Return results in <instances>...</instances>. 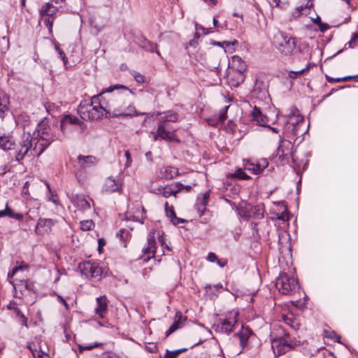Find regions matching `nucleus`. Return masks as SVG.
Here are the masks:
<instances>
[{
    "label": "nucleus",
    "mask_w": 358,
    "mask_h": 358,
    "mask_svg": "<svg viewBox=\"0 0 358 358\" xmlns=\"http://www.w3.org/2000/svg\"><path fill=\"white\" fill-rule=\"evenodd\" d=\"M234 176L241 180H246L250 178L241 169H238L236 170Z\"/></svg>",
    "instance_id": "nucleus-41"
},
{
    "label": "nucleus",
    "mask_w": 358,
    "mask_h": 358,
    "mask_svg": "<svg viewBox=\"0 0 358 358\" xmlns=\"http://www.w3.org/2000/svg\"><path fill=\"white\" fill-rule=\"evenodd\" d=\"M143 255L141 257V259L143 262H147L151 258L155 257L156 252V239L155 237V231H150L148 234V245L146 247L143 248Z\"/></svg>",
    "instance_id": "nucleus-11"
},
{
    "label": "nucleus",
    "mask_w": 358,
    "mask_h": 358,
    "mask_svg": "<svg viewBox=\"0 0 358 358\" xmlns=\"http://www.w3.org/2000/svg\"><path fill=\"white\" fill-rule=\"evenodd\" d=\"M244 169L250 171L255 175L260 174L268 166V162L266 159H261L256 163L250 160L243 161Z\"/></svg>",
    "instance_id": "nucleus-12"
},
{
    "label": "nucleus",
    "mask_w": 358,
    "mask_h": 358,
    "mask_svg": "<svg viewBox=\"0 0 358 358\" xmlns=\"http://www.w3.org/2000/svg\"><path fill=\"white\" fill-rule=\"evenodd\" d=\"M195 29H196V33L194 34V38H199L200 35L199 34V31L201 30L203 32V34H208L212 31H210V29H206L205 27H202L201 25H199V24L196 23L195 24Z\"/></svg>",
    "instance_id": "nucleus-39"
},
{
    "label": "nucleus",
    "mask_w": 358,
    "mask_h": 358,
    "mask_svg": "<svg viewBox=\"0 0 358 358\" xmlns=\"http://www.w3.org/2000/svg\"><path fill=\"white\" fill-rule=\"evenodd\" d=\"M324 334L327 338L334 339L335 341L341 343V337L335 331L326 330Z\"/></svg>",
    "instance_id": "nucleus-38"
},
{
    "label": "nucleus",
    "mask_w": 358,
    "mask_h": 358,
    "mask_svg": "<svg viewBox=\"0 0 358 358\" xmlns=\"http://www.w3.org/2000/svg\"><path fill=\"white\" fill-rule=\"evenodd\" d=\"M124 155H125V157L127 159V162H126V164H125V167H129V166H131V162H132L129 151V150H126L125 152H124Z\"/></svg>",
    "instance_id": "nucleus-51"
},
{
    "label": "nucleus",
    "mask_w": 358,
    "mask_h": 358,
    "mask_svg": "<svg viewBox=\"0 0 358 358\" xmlns=\"http://www.w3.org/2000/svg\"><path fill=\"white\" fill-rule=\"evenodd\" d=\"M80 122H81L77 117L70 115H66L62 120L61 129L64 131L66 129V127L69 124L75 125V124H80Z\"/></svg>",
    "instance_id": "nucleus-26"
},
{
    "label": "nucleus",
    "mask_w": 358,
    "mask_h": 358,
    "mask_svg": "<svg viewBox=\"0 0 358 358\" xmlns=\"http://www.w3.org/2000/svg\"><path fill=\"white\" fill-rule=\"evenodd\" d=\"M217 259H218V257L216 255V254L214 252H210L208 254V256L206 258V259L208 262H213V263H215V262L217 260Z\"/></svg>",
    "instance_id": "nucleus-48"
},
{
    "label": "nucleus",
    "mask_w": 358,
    "mask_h": 358,
    "mask_svg": "<svg viewBox=\"0 0 358 358\" xmlns=\"http://www.w3.org/2000/svg\"><path fill=\"white\" fill-rule=\"evenodd\" d=\"M182 320V314L180 313H177L175 316V320L173 323L170 326L169 329L166 331V336H169L178 329H180L182 326V323L181 322Z\"/></svg>",
    "instance_id": "nucleus-27"
},
{
    "label": "nucleus",
    "mask_w": 358,
    "mask_h": 358,
    "mask_svg": "<svg viewBox=\"0 0 358 358\" xmlns=\"http://www.w3.org/2000/svg\"><path fill=\"white\" fill-rule=\"evenodd\" d=\"M122 183L112 177L108 178L103 186V191L108 193H113L120 191Z\"/></svg>",
    "instance_id": "nucleus-18"
},
{
    "label": "nucleus",
    "mask_w": 358,
    "mask_h": 358,
    "mask_svg": "<svg viewBox=\"0 0 358 358\" xmlns=\"http://www.w3.org/2000/svg\"><path fill=\"white\" fill-rule=\"evenodd\" d=\"M141 46L143 49L148 52H156L159 56L160 55V52L156 49L157 45L147 40L146 38H143L141 43Z\"/></svg>",
    "instance_id": "nucleus-29"
},
{
    "label": "nucleus",
    "mask_w": 358,
    "mask_h": 358,
    "mask_svg": "<svg viewBox=\"0 0 358 358\" xmlns=\"http://www.w3.org/2000/svg\"><path fill=\"white\" fill-rule=\"evenodd\" d=\"M275 286L283 294H292L299 289L298 280L294 276L284 272L277 278Z\"/></svg>",
    "instance_id": "nucleus-6"
},
{
    "label": "nucleus",
    "mask_w": 358,
    "mask_h": 358,
    "mask_svg": "<svg viewBox=\"0 0 358 358\" xmlns=\"http://www.w3.org/2000/svg\"><path fill=\"white\" fill-rule=\"evenodd\" d=\"M186 222L185 220L184 219H182V218H179V217H177L176 216V217L174 219H173V220L171 221V222L174 224V225H177L178 224H180V223H185Z\"/></svg>",
    "instance_id": "nucleus-58"
},
{
    "label": "nucleus",
    "mask_w": 358,
    "mask_h": 358,
    "mask_svg": "<svg viewBox=\"0 0 358 358\" xmlns=\"http://www.w3.org/2000/svg\"><path fill=\"white\" fill-rule=\"evenodd\" d=\"M210 194V192L207 191L206 192L202 194L201 196H199L197 197L196 203L195 204V208L197 210L199 217L203 215L206 210V206L208 205V203Z\"/></svg>",
    "instance_id": "nucleus-15"
},
{
    "label": "nucleus",
    "mask_w": 358,
    "mask_h": 358,
    "mask_svg": "<svg viewBox=\"0 0 358 358\" xmlns=\"http://www.w3.org/2000/svg\"><path fill=\"white\" fill-rule=\"evenodd\" d=\"M238 312L233 310L226 315L224 319L220 318L214 324L215 331L219 333L230 334L237 325Z\"/></svg>",
    "instance_id": "nucleus-7"
},
{
    "label": "nucleus",
    "mask_w": 358,
    "mask_h": 358,
    "mask_svg": "<svg viewBox=\"0 0 358 358\" xmlns=\"http://www.w3.org/2000/svg\"><path fill=\"white\" fill-rule=\"evenodd\" d=\"M276 218L284 222L288 220V217L285 213H282L280 215L278 214Z\"/></svg>",
    "instance_id": "nucleus-59"
},
{
    "label": "nucleus",
    "mask_w": 358,
    "mask_h": 358,
    "mask_svg": "<svg viewBox=\"0 0 358 358\" xmlns=\"http://www.w3.org/2000/svg\"><path fill=\"white\" fill-rule=\"evenodd\" d=\"M134 95L132 90L120 84L110 85L96 94L90 100L82 101L78 113L84 120H96L104 115L110 117H132L144 115L138 113L131 103Z\"/></svg>",
    "instance_id": "nucleus-1"
},
{
    "label": "nucleus",
    "mask_w": 358,
    "mask_h": 358,
    "mask_svg": "<svg viewBox=\"0 0 358 358\" xmlns=\"http://www.w3.org/2000/svg\"><path fill=\"white\" fill-rule=\"evenodd\" d=\"M55 128L45 121L38 123L33 134L23 133L19 148L15 151V160L20 162L26 156H40L55 140Z\"/></svg>",
    "instance_id": "nucleus-2"
},
{
    "label": "nucleus",
    "mask_w": 358,
    "mask_h": 358,
    "mask_svg": "<svg viewBox=\"0 0 358 358\" xmlns=\"http://www.w3.org/2000/svg\"><path fill=\"white\" fill-rule=\"evenodd\" d=\"M80 224L83 231L91 230L94 227V224L91 220L81 221Z\"/></svg>",
    "instance_id": "nucleus-34"
},
{
    "label": "nucleus",
    "mask_w": 358,
    "mask_h": 358,
    "mask_svg": "<svg viewBox=\"0 0 358 358\" xmlns=\"http://www.w3.org/2000/svg\"><path fill=\"white\" fill-rule=\"evenodd\" d=\"M159 241L162 248H166L168 250H171V248H169V245L166 243L165 238L163 237L162 235L159 238Z\"/></svg>",
    "instance_id": "nucleus-53"
},
{
    "label": "nucleus",
    "mask_w": 358,
    "mask_h": 358,
    "mask_svg": "<svg viewBox=\"0 0 358 358\" xmlns=\"http://www.w3.org/2000/svg\"><path fill=\"white\" fill-rule=\"evenodd\" d=\"M144 208H142V213H141V217H139L138 216H136V215H132L131 216V217L129 219H131L133 221H136V222H138L141 224L143 223V219H144V217H143V214H144Z\"/></svg>",
    "instance_id": "nucleus-46"
},
{
    "label": "nucleus",
    "mask_w": 358,
    "mask_h": 358,
    "mask_svg": "<svg viewBox=\"0 0 358 358\" xmlns=\"http://www.w3.org/2000/svg\"><path fill=\"white\" fill-rule=\"evenodd\" d=\"M57 299L59 302L62 303L65 307H66V309L68 310L69 309V305L68 303H66V301L59 295L57 296Z\"/></svg>",
    "instance_id": "nucleus-63"
},
{
    "label": "nucleus",
    "mask_w": 358,
    "mask_h": 358,
    "mask_svg": "<svg viewBox=\"0 0 358 358\" xmlns=\"http://www.w3.org/2000/svg\"><path fill=\"white\" fill-rule=\"evenodd\" d=\"M178 175V169L174 166H166L159 169V176L165 179H172Z\"/></svg>",
    "instance_id": "nucleus-22"
},
{
    "label": "nucleus",
    "mask_w": 358,
    "mask_h": 358,
    "mask_svg": "<svg viewBox=\"0 0 358 358\" xmlns=\"http://www.w3.org/2000/svg\"><path fill=\"white\" fill-rule=\"evenodd\" d=\"M187 350V348H180L173 351L166 350L163 358H177L179 355Z\"/></svg>",
    "instance_id": "nucleus-32"
},
{
    "label": "nucleus",
    "mask_w": 358,
    "mask_h": 358,
    "mask_svg": "<svg viewBox=\"0 0 358 358\" xmlns=\"http://www.w3.org/2000/svg\"><path fill=\"white\" fill-rule=\"evenodd\" d=\"M78 164L81 169H87L97 163V159L92 155H79L78 157Z\"/></svg>",
    "instance_id": "nucleus-23"
},
{
    "label": "nucleus",
    "mask_w": 358,
    "mask_h": 358,
    "mask_svg": "<svg viewBox=\"0 0 358 358\" xmlns=\"http://www.w3.org/2000/svg\"><path fill=\"white\" fill-rule=\"evenodd\" d=\"M159 124L157 132L153 135L154 141L159 138L164 140H172L174 137L176 129L171 126V123L176 122L178 120L177 113L173 111H168L163 113H159Z\"/></svg>",
    "instance_id": "nucleus-3"
},
{
    "label": "nucleus",
    "mask_w": 358,
    "mask_h": 358,
    "mask_svg": "<svg viewBox=\"0 0 358 358\" xmlns=\"http://www.w3.org/2000/svg\"><path fill=\"white\" fill-rule=\"evenodd\" d=\"M81 273L87 278H97L101 275V268L90 262L80 263L78 266Z\"/></svg>",
    "instance_id": "nucleus-10"
},
{
    "label": "nucleus",
    "mask_w": 358,
    "mask_h": 358,
    "mask_svg": "<svg viewBox=\"0 0 358 358\" xmlns=\"http://www.w3.org/2000/svg\"><path fill=\"white\" fill-rule=\"evenodd\" d=\"M278 331V336L272 338V348L277 350L278 355L301 345V341L290 338L289 334L283 328H280Z\"/></svg>",
    "instance_id": "nucleus-5"
},
{
    "label": "nucleus",
    "mask_w": 358,
    "mask_h": 358,
    "mask_svg": "<svg viewBox=\"0 0 358 358\" xmlns=\"http://www.w3.org/2000/svg\"><path fill=\"white\" fill-rule=\"evenodd\" d=\"M19 148V143L16 145L13 136L10 135H0V148L3 150L10 151V155L15 159V151Z\"/></svg>",
    "instance_id": "nucleus-13"
},
{
    "label": "nucleus",
    "mask_w": 358,
    "mask_h": 358,
    "mask_svg": "<svg viewBox=\"0 0 358 358\" xmlns=\"http://www.w3.org/2000/svg\"><path fill=\"white\" fill-rule=\"evenodd\" d=\"M40 17L43 21L45 25L46 26V27L48 29L49 31L50 32L52 29V24H53V21H54L55 18H52V17L48 16V15H43V16H40Z\"/></svg>",
    "instance_id": "nucleus-33"
},
{
    "label": "nucleus",
    "mask_w": 358,
    "mask_h": 358,
    "mask_svg": "<svg viewBox=\"0 0 358 358\" xmlns=\"http://www.w3.org/2000/svg\"><path fill=\"white\" fill-rule=\"evenodd\" d=\"M163 189L162 196L164 198H169L172 195L176 196V194L180 192V188L175 187V184L164 186Z\"/></svg>",
    "instance_id": "nucleus-28"
},
{
    "label": "nucleus",
    "mask_w": 358,
    "mask_h": 358,
    "mask_svg": "<svg viewBox=\"0 0 358 358\" xmlns=\"http://www.w3.org/2000/svg\"><path fill=\"white\" fill-rule=\"evenodd\" d=\"M229 106H226L222 108L219 113V120L220 122H223L227 119V113Z\"/></svg>",
    "instance_id": "nucleus-43"
},
{
    "label": "nucleus",
    "mask_w": 358,
    "mask_h": 358,
    "mask_svg": "<svg viewBox=\"0 0 358 358\" xmlns=\"http://www.w3.org/2000/svg\"><path fill=\"white\" fill-rule=\"evenodd\" d=\"M212 44L214 45H217V46L223 47L224 44H225L227 46L229 45H230V42H229V41H223L222 43V42H220V41H213L212 43Z\"/></svg>",
    "instance_id": "nucleus-61"
},
{
    "label": "nucleus",
    "mask_w": 358,
    "mask_h": 358,
    "mask_svg": "<svg viewBox=\"0 0 358 358\" xmlns=\"http://www.w3.org/2000/svg\"><path fill=\"white\" fill-rule=\"evenodd\" d=\"M358 45V32L352 34L350 41L345 44L350 48H353Z\"/></svg>",
    "instance_id": "nucleus-36"
},
{
    "label": "nucleus",
    "mask_w": 358,
    "mask_h": 358,
    "mask_svg": "<svg viewBox=\"0 0 358 358\" xmlns=\"http://www.w3.org/2000/svg\"><path fill=\"white\" fill-rule=\"evenodd\" d=\"M27 266L24 264H22L18 266L15 267L11 272V275H14L18 271L26 269Z\"/></svg>",
    "instance_id": "nucleus-52"
},
{
    "label": "nucleus",
    "mask_w": 358,
    "mask_h": 358,
    "mask_svg": "<svg viewBox=\"0 0 358 358\" xmlns=\"http://www.w3.org/2000/svg\"><path fill=\"white\" fill-rule=\"evenodd\" d=\"M59 57L63 61L64 64H66L67 63V58L65 55V53L62 50H59Z\"/></svg>",
    "instance_id": "nucleus-60"
},
{
    "label": "nucleus",
    "mask_w": 358,
    "mask_h": 358,
    "mask_svg": "<svg viewBox=\"0 0 358 358\" xmlns=\"http://www.w3.org/2000/svg\"><path fill=\"white\" fill-rule=\"evenodd\" d=\"M6 216L17 220H22L24 217L23 214L15 213L11 208H10L8 202L6 203Z\"/></svg>",
    "instance_id": "nucleus-30"
},
{
    "label": "nucleus",
    "mask_w": 358,
    "mask_h": 358,
    "mask_svg": "<svg viewBox=\"0 0 358 358\" xmlns=\"http://www.w3.org/2000/svg\"><path fill=\"white\" fill-rule=\"evenodd\" d=\"M318 26L320 31L322 33L325 32L327 29L330 28V26L328 24L322 22H320Z\"/></svg>",
    "instance_id": "nucleus-50"
},
{
    "label": "nucleus",
    "mask_w": 358,
    "mask_h": 358,
    "mask_svg": "<svg viewBox=\"0 0 358 358\" xmlns=\"http://www.w3.org/2000/svg\"><path fill=\"white\" fill-rule=\"evenodd\" d=\"M291 328H292L294 330H297L299 329V322L295 320H294V322L292 323L291 326H290Z\"/></svg>",
    "instance_id": "nucleus-64"
},
{
    "label": "nucleus",
    "mask_w": 358,
    "mask_h": 358,
    "mask_svg": "<svg viewBox=\"0 0 358 358\" xmlns=\"http://www.w3.org/2000/svg\"><path fill=\"white\" fill-rule=\"evenodd\" d=\"M90 199H86L83 196L74 195L71 197L73 204L79 210H86L90 208Z\"/></svg>",
    "instance_id": "nucleus-20"
},
{
    "label": "nucleus",
    "mask_w": 358,
    "mask_h": 358,
    "mask_svg": "<svg viewBox=\"0 0 358 358\" xmlns=\"http://www.w3.org/2000/svg\"><path fill=\"white\" fill-rule=\"evenodd\" d=\"M8 99L6 96L1 97L0 96V118L3 119L5 116V113L8 110Z\"/></svg>",
    "instance_id": "nucleus-31"
},
{
    "label": "nucleus",
    "mask_w": 358,
    "mask_h": 358,
    "mask_svg": "<svg viewBox=\"0 0 358 358\" xmlns=\"http://www.w3.org/2000/svg\"><path fill=\"white\" fill-rule=\"evenodd\" d=\"M163 187H164V186H159V187H158L157 188L151 189L150 192L152 193L155 194L162 195V191H163L162 189H164Z\"/></svg>",
    "instance_id": "nucleus-57"
},
{
    "label": "nucleus",
    "mask_w": 358,
    "mask_h": 358,
    "mask_svg": "<svg viewBox=\"0 0 358 358\" xmlns=\"http://www.w3.org/2000/svg\"><path fill=\"white\" fill-rule=\"evenodd\" d=\"M145 350L149 352H155L157 350V345L154 343H149L145 345Z\"/></svg>",
    "instance_id": "nucleus-45"
},
{
    "label": "nucleus",
    "mask_w": 358,
    "mask_h": 358,
    "mask_svg": "<svg viewBox=\"0 0 358 358\" xmlns=\"http://www.w3.org/2000/svg\"><path fill=\"white\" fill-rule=\"evenodd\" d=\"M282 320H283V322L289 325V327L291 326L292 323L294 322V320H295L296 319L294 318L292 316H289V315H284L282 317Z\"/></svg>",
    "instance_id": "nucleus-47"
},
{
    "label": "nucleus",
    "mask_w": 358,
    "mask_h": 358,
    "mask_svg": "<svg viewBox=\"0 0 358 358\" xmlns=\"http://www.w3.org/2000/svg\"><path fill=\"white\" fill-rule=\"evenodd\" d=\"M313 6V3L312 0H309L305 6H301L300 7H298L296 10L297 16H299L301 14V11L304 9L310 8Z\"/></svg>",
    "instance_id": "nucleus-42"
},
{
    "label": "nucleus",
    "mask_w": 358,
    "mask_h": 358,
    "mask_svg": "<svg viewBox=\"0 0 358 358\" xmlns=\"http://www.w3.org/2000/svg\"><path fill=\"white\" fill-rule=\"evenodd\" d=\"M304 124L303 117L299 113L296 108L292 109L288 115V120L284 127L283 133L288 138H295L302 136L308 131V128L301 131V127Z\"/></svg>",
    "instance_id": "nucleus-4"
},
{
    "label": "nucleus",
    "mask_w": 358,
    "mask_h": 358,
    "mask_svg": "<svg viewBox=\"0 0 358 358\" xmlns=\"http://www.w3.org/2000/svg\"><path fill=\"white\" fill-rule=\"evenodd\" d=\"M66 2V0H51L50 3L55 4V6L58 8H62V5H64Z\"/></svg>",
    "instance_id": "nucleus-54"
},
{
    "label": "nucleus",
    "mask_w": 358,
    "mask_h": 358,
    "mask_svg": "<svg viewBox=\"0 0 358 358\" xmlns=\"http://www.w3.org/2000/svg\"><path fill=\"white\" fill-rule=\"evenodd\" d=\"M268 83L266 81L260 78H257L252 91L253 96L261 101L268 100Z\"/></svg>",
    "instance_id": "nucleus-9"
},
{
    "label": "nucleus",
    "mask_w": 358,
    "mask_h": 358,
    "mask_svg": "<svg viewBox=\"0 0 358 358\" xmlns=\"http://www.w3.org/2000/svg\"><path fill=\"white\" fill-rule=\"evenodd\" d=\"M274 45L280 53L288 55L296 49L295 39L287 36L285 32H279L275 35Z\"/></svg>",
    "instance_id": "nucleus-8"
},
{
    "label": "nucleus",
    "mask_w": 358,
    "mask_h": 358,
    "mask_svg": "<svg viewBox=\"0 0 358 358\" xmlns=\"http://www.w3.org/2000/svg\"><path fill=\"white\" fill-rule=\"evenodd\" d=\"M231 62L233 68L241 73H243L247 69L245 62L238 55L233 56Z\"/></svg>",
    "instance_id": "nucleus-25"
},
{
    "label": "nucleus",
    "mask_w": 358,
    "mask_h": 358,
    "mask_svg": "<svg viewBox=\"0 0 358 358\" xmlns=\"http://www.w3.org/2000/svg\"><path fill=\"white\" fill-rule=\"evenodd\" d=\"M97 307L95 308V313L101 318H103L104 313L107 310L108 300L105 296L97 297L96 299Z\"/></svg>",
    "instance_id": "nucleus-21"
},
{
    "label": "nucleus",
    "mask_w": 358,
    "mask_h": 358,
    "mask_svg": "<svg viewBox=\"0 0 358 358\" xmlns=\"http://www.w3.org/2000/svg\"><path fill=\"white\" fill-rule=\"evenodd\" d=\"M59 8L54 6L50 2L46 3L40 9V16L48 15L52 18H55L56 13Z\"/></svg>",
    "instance_id": "nucleus-24"
},
{
    "label": "nucleus",
    "mask_w": 358,
    "mask_h": 358,
    "mask_svg": "<svg viewBox=\"0 0 358 358\" xmlns=\"http://www.w3.org/2000/svg\"><path fill=\"white\" fill-rule=\"evenodd\" d=\"M249 213L240 212V215L245 220H248L250 217H254L255 219H262L264 217V208L261 205L255 206H249Z\"/></svg>",
    "instance_id": "nucleus-16"
},
{
    "label": "nucleus",
    "mask_w": 358,
    "mask_h": 358,
    "mask_svg": "<svg viewBox=\"0 0 358 358\" xmlns=\"http://www.w3.org/2000/svg\"><path fill=\"white\" fill-rule=\"evenodd\" d=\"M14 312L20 319L22 324L27 327V317L22 313V311L18 308H14Z\"/></svg>",
    "instance_id": "nucleus-37"
},
{
    "label": "nucleus",
    "mask_w": 358,
    "mask_h": 358,
    "mask_svg": "<svg viewBox=\"0 0 358 358\" xmlns=\"http://www.w3.org/2000/svg\"><path fill=\"white\" fill-rule=\"evenodd\" d=\"M175 187L180 188V191L182 189H185L186 192H189L192 189V187L190 185H184L179 182L175 183Z\"/></svg>",
    "instance_id": "nucleus-49"
},
{
    "label": "nucleus",
    "mask_w": 358,
    "mask_h": 358,
    "mask_svg": "<svg viewBox=\"0 0 358 358\" xmlns=\"http://www.w3.org/2000/svg\"><path fill=\"white\" fill-rule=\"evenodd\" d=\"M101 358H120L118 355L112 352H104Z\"/></svg>",
    "instance_id": "nucleus-56"
},
{
    "label": "nucleus",
    "mask_w": 358,
    "mask_h": 358,
    "mask_svg": "<svg viewBox=\"0 0 358 358\" xmlns=\"http://www.w3.org/2000/svg\"><path fill=\"white\" fill-rule=\"evenodd\" d=\"M165 211L166 216L170 218L171 222L176 217V213L172 206H169V203L167 201L165 202Z\"/></svg>",
    "instance_id": "nucleus-35"
},
{
    "label": "nucleus",
    "mask_w": 358,
    "mask_h": 358,
    "mask_svg": "<svg viewBox=\"0 0 358 358\" xmlns=\"http://www.w3.org/2000/svg\"><path fill=\"white\" fill-rule=\"evenodd\" d=\"M133 76L134 77L135 80L137 83H143L145 82V77L142 74H141V73H139L138 72H134L133 73Z\"/></svg>",
    "instance_id": "nucleus-44"
},
{
    "label": "nucleus",
    "mask_w": 358,
    "mask_h": 358,
    "mask_svg": "<svg viewBox=\"0 0 358 358\" xmlns=\"http://www.w3.org/2000/svg\"><path fill=\"white\" fill-rule=\"evenodd\" d=\"M252 120L255 121L259 126L267 127L268 118L266 115H263L260 108L255 106L251 112Z\"/></svg>",
    "instance_id": "nucleus-19"
},
{
    "label": "nucleus",
    "mask_w": 358,
    "mask_h": 358,
    "mask_svg": "<svg viewBox=\"0 0 358 358\" xmlns=\"http://www.w3.org/2000/svg\"><path fill=\"white\" fill-rule=\"evenodd\" d=\"M252 335V331L251 329L248 327H244L243 325L238 333L234 335V337L239 340V344L242 350L247 345L248 341Z\"/></svg>",
    "instance_id": "nucleus-17"
},
{
    "label": "nucleus",
    "mask_w": 358,
    "mask_h": 358,
    "mask_svg": "<svg viewBox=\"0 0 358 358\" xmlns=\"http://www.w3.org/2000/svg\"><path fill=\"white\" fill-rule=\"evenodd\" d=\"M308 70H309V66H307L305 69H303L301 70L296 71H291L289 72V77L292 79L296 78L299 75L304 73L305 72L308 71Z\"/></svg>",
    "instance_id": "nucleus-40"
},
{
    "label": "nucleus",
    "mask_w": 358,
    "mask_h": 358,
    "mask_svg": "<svg viewBox=\"0 0 358 358\" xmlns=\"http://www.w3.org/2000/svg\"><path fill=\"white\" fill-rule=\"evenodd\" d=\"M55 223V222L52 219L40 218L37 222L35 233L41 236L48 234L51 231L52 227L54 226Z\"/></svg>",
    "instance_id": "nucleus-14"
},
{
    "label": "nucleus",
    "mask_w": 358,
    "mask_h": 358,
    "mask_svg": "<svg viewBox=\"0 0 358 358\" xmlns=\"http://www.w3.org/2000/svg\"><path fill=\"white\" fill-rule=\"evenodd\" d=\"M358 76H345L344 78H336L334 80V82H341V81H347V80H351L354 78H356Z\"/></svg>",
    "instance_id": "nucleus-55"
},
{
    "label": "nucleus",
    "mask_w": 358,
    "mask_h": 358,
    "mask_svg": "<svg viewBox=\"0 0 358 358\" xmlns=\"http://www.w3.org/2000/svg\"><path fill=\"white\" fill-rule=\"evenodd\" d=\"M215 263L221 268H224L227 264V262L226 260H220L217 259V260L215 262Z\"/></svg>",
    "instance_id": "nucleus-62"
}]
</instances>
